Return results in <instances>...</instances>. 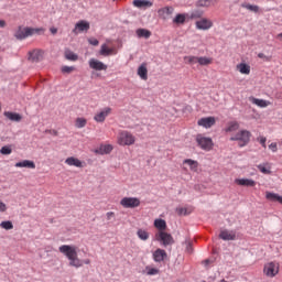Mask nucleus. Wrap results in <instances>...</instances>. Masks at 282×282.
<instances>
[{
    "label": "nucleus",
    "instance_id": "obj_1",
    "mask_svg": "<svg viewBox=\"0 0 282 282\" xmlns=\"http://www.w3.org/2000/svg\"><path fill=\"white\" fill-rule=\"evenodd\" d=\"M58 250L61 254H64L68 259L70 268H83V260L78 258V247L74 245H62Z\"/></svg>",
    "mask_w": 282,
    "mask_h": 282
},
{
    "label": "nucleus",
    "instance_id": "obj_2",
    "mask_svg": "<svg viewBox=\"0 0 282 282\" xmlns=\"http://www.w3.org/2000/svg\"><path fill=\"white\" fill-rule=\"evenodd\" d=\"M117 143L120 147H131L135 144V135L127 130H121L117 135Z\"/></svg>",
    "mask_w": 282,
    "mask_h": 282
},
{
    "label": "nucleus",
    "instance_id": "obj_3",
    "mask_svg": "<svg viewBox=\"0 0 282 282\" xmlns=\"http://www.w3.org/2000/svg\"><path fill=\"white\" fill-rule=\"evenodd\" d=\"M252 133L248 130H240L236 134H232L230 137L231 142H238V147H247V144L250 142V137Z\"/></svg>",
    "mask_w": 282,
    "mask_h": 282
},
{
    "label": "nucleus",
    "instance_id": "obj_4",
    "mask_svg": "<svg viewBox=\"0 0 282 282\" xmlns=\"http://www.w3.org/2000/svg\"><path fill=\"white\" fill-rule=\"evenodd\" d=\"M280 270H281V264L279 262L270 261L263 265L262 272L264 276H267L268 279H274V276L279 274Z\"/></svg>",
    "mask_w": 282,
    "mask_h": 282
},
{
    "label": "nucleus",
    "instance_id": "obj_5",
    "mask_svg": "<svg viewBox=\"0 0 282 282\" xmlns=\"http://www.w3.org/2000/svg\"><path fill=\"white\" fill-rule=\"evenodd\" d=\"M196 142L203 151H213V139L208 137H204L203 134H197L196 135Z\"/></svg>",
    "mask_w": 282,
    "mask_h": 282
},
{
    "label": "nucleus",
    "instance_id": "obj_6",
    "mask_svg": "<svg viewBox=\"0 0 282 282\" xmlns=\"http://www.w3.org/2000/svg\"><path fill=\"white\" fill-rule=\"evenodd\" d=\"M156 241H160L162 246H173L175 243V240L173 239V236L166 231H159L155 234Z\"/></svg>",
    "mask_w": 282,
    "mask_h": 282
},
{
    "label": "nucleus",
    "instance_id": "obj_7",
    "mask_svg": "<svg viewBox=\"0 0 282 282\" xmlns=\"http://www.w3.org/2000/svg\"><path fill=\"white\" fill-rule=\"evenodd\" d=\"M140 198L138 197H123L120 200V206H122V208H138L140 207Z\"/></svg>",
    "mask_w": 282,
    "mask_h": 282
},
{
    "label": "nucleus",
    "instance_id": "obj_8",
    "mask_svg": "<svg viewBox=\"0 0 282 282\" xmlns=\"http://www.w3.org/2000/svg\"><path fill=\"white\" fill-rule=\"evenodd\" d=\"M88 65L90 69H95V72H107V65L96 58H90Z\"/></svg>",
    "mask_w": 282,
    "mask_h": 282
},
{
    "label": "nucleus",
    "instance_id": "obj_9",
    "mask_svg": "<svg viewBox=\"0 0 282 282\" xmlns=\"http://www.w3.org/2000/svg\"><path fill=\"white\" fill-rule=\"evenodd\" d=\"M217 120L215 117H204L198 119L197 124L198 127H203L204 129H210L212 127H215V123Z\"/></svg>",
    "mask_w": 282,
    "mask_h": 282
},
{
    "label": "nucleus",
    "instance_id": "obj_10",
    "mask_svg": "<svg viewBox=\"0 0 282 282\" xmlns=\"http://www.w3.org/2000/svg\"><path fill=\"white\" fill-rule=\"evenodd\" d=\"M195 25L197 30H210V28H213V20L208 18H202L200 20L196 21Z\"/></svg>",
    "mask_w": 282,
    "mask_h": 282
},
{
    "label": "nucleus",
    "instance_id": "obj_11",
    "mask_svg": "<svg viewBox=\"0 0 282 282\" xmlns=\"http://www.w3.org/2000/svg\"><path fill=\"white\" fill-rule=\"evenodd\" d=\"M90 25L89 22L85 20H80L75 24V28L73 29V34H80V32H88Z\"/></svg>",
    "mask_w": 282,
    "mask_h": 282
},
{
    "label": "nucleus",
    "instance_id": "obj_12",
    "mask_svg": "<svg viewBox=\"0 0 282 282\" xmlns=\"http://www.w3.org/2000/svg\"><path fill=\"white\" fill-rule=\"evenodd\" d=\"M29 61H31V63H39L40 61H43V51L35 48L29 52Z\"/></svg>",
    "mask_w": 282,
    "mask_h": 282
},
{
    "label": "nucleus",
    "instance_id": "obj_13",
    "mask_svg": "<svg viewBox=\"0 0 282 282\" xmlns=\"http://www.w3.org/2000/svg\"><path fill=\"white\" fill-rule=\"evenodd\" d=\"M111 113V108L107 107L100 112H97L94 117L95 122H105L107 120V117Z\"/></svg>",
    "mask_w": 282,
    "mask_h": 282
},
{
    "label": "nucleus",
    "instance_id": "obj_14",
    "mask_svg": "<svg viewBox=\"0 0 282 282\" xmlns=\"http://www.w3.org/2000/svg\"><path fill=\"white\" fill-rule=\"evenodd\" d=\"M173 12H175V9L173 7H164L158 10L159 17L164 21H166V19H169V17L173 14Z\"/></svg>",
    "mask_w": 282,
    "mask_h": 282
},
{
    "label": "nucleus",
    "instance_id": "obj_15",
    "mask_svg": "<svg viewBox=\"0 0 282 282\" xmlns=\"http://www.w3.org/2000/svg\"><path fill=\"white\" fill-rule=\"evenodd\" d=\"M29 30L30 28L19 26L14 33L15 39H18V41L28 39V36H30Z\"/></svg>",
    "mask_w": 282,
    "mask_h": 282
},
{
    "label": "nucleus",
    "instance_id": "obj_16",
    "mask_svg": "<svg viewBox=\"0 0 282 282\" xmlns=\"http://www.w3.org/2000/svg\"><path fill=\"white\" fill-rule=\"evenodd\" d=\"M132 4L134 8L140 10H147V8H153V2L151 0H133Z\"/></svg>",
    "mask_w": 282,
    "mask_h": 282
},
{
    "label": "nucleus",
    "instance_id": "obj_17",
    "mask_svg": "<svg viewBox=\"0 0 282 282\" xmlns=\"http://www.w3.org/2000/svg\"><path fill=\"white\" fill-rule=\"evenodd\" d=\"M152 257H153V260L155 261V263H162V261H164V259H166L167 254L164 249H156L152 253Z\"/></svg>",
    "mask_w": 282,
    "mask_h": 282
},
{
    "label": "nucleus",
    "instance_id": "obj_18",
    "mask_svg": "<svg viewBox=\"0 0 282 282\" xmlns=\"http://www.w3.org/2000/svg\"><path fill=\"white\" fill-rule=\"evenodd\" d=\"M235 184H237L238 186H247L251 188L257 186V182H254V180L252 178H236Z\"/></svg>",
    "mask_w": 282,
    "mask_h": 282
},
{
    "label": "nucleus",
    "instance_id": "obj_19",
    "mask_svg": "<svg viewBox=\"0 0 282 282\" xmlns=\"http://www.w3.org/2000/svg\"><path fill=\"white\" fill-rule=\"evenodd\" d=\"M250 102H252V105H256L257 107H260V109H265V107H270V105H272V102L264 100V99H258L254 97H250L249 98Z\"/></svg>",
    "mask_w": 282,
    "mask_h": 282
},
{
    "label": "nucleus",
    "instance_id": "obj_20",
    "mask_svg": "<svg viewBox=\"0 0 282 282\" xmlns=\"http://www.w3.org/2000/svg\"><path fill=\"white\" fill-rule=\"evenodd\" d=\"M219 238L224 241H235L237 239V235L235 231L223 230L219 234Z\"/></svg>",
    "mask_w": 282,
    "mask_h": 282
},
{
    "label": "nucleus",
    "instance_id": "obj_21",
    "mask_svg": "<svg viewBox=\"0 0 282 282\" xmlns=\"http://www.w3.org/2000/svg\"><path fill=\"white\" fill-rule=\"evenodd\" d=\"M113 151V145L111 144H101L99 149L95 150V153L98 155H109Z\"/></svg>",
    "mask_w": 282,
    "mask_h": 282
},
{
    "label": "nucleus",
    "instance_id": "obj_22",
    "mask_svg": "<svg viewBox=\"0 0 282 282\" xmlns=\"http://www.w3.org/2000/svg\"><path fill=\"white\" fill-rule=\"evenodd\" d=\"M99 54L101 56H111L118 54V51L113 47L110 48L107 44H102Z\"/></svg>",
    "mask_w": 282,
    "mask_h": 282
},
{
    "label": "nucleus",
    "instance_id": "obj_23",
    "mask_svg": "<svg viewBox=\"0 0 282 282\" xmlns=\"http://www.w3.org/2000/svg\"><path fill=\"white\" fill-rule=\"evenodd\" d=\"M138 76L142 80H149V69L147 68V63H142L138 68Z\"/></svg>",
    "mask_w": 282,
    "mask_h": 282
},
{
    "label": "nucleus",
    "instance_id": "obj_24",
    "mask_svg": "<svg viewBox=\"0 0 282 282\" xmlns=\"http://www.w3.org/2000/svg\"><path fill=\"white\" fill-rule=\"evenodd\" d=\"M65 164H67V166H76V169H83V161H80L79 159H76L74 156H69L65 160Z\"/></svg>",
    "mask_w": 282,
    "mask_h": 282
},
{
    "label": "nucleus",
    "instance_id": "obj_25",
    "mask_svg": "<svg viewBox=\"0 0 282 282\" xmlns=\"http://www.w3.org/2000/svg\"><path fill=\"white\" fill-rule=\"evenodd\" d=\"M257 169L260 173H263V175H272V165L269 162L257 165Z\"/></svg>",
    "mask_w": 282,
    "mask_h": 282
},
{
    "label": "nucleus",
    "instance_id": "obj_26",
    "mask_svg": "<svg viewBox=\"0 0 282 282\" xmlns=\"http://www.w3.org/2000/svg\"><path fill=\"white\" fill-rule=\"evenodd\" d=\"M17 169H36L34 161L24 160L15 163Z\"/></svg>",
    "mask_w": 282,
    "mask_h": 282
},
{
    "label": "nucleus",
    "instance_id": "obj_27",
    "mask_svg": "<svg viewBox=\"0 0 282 282\" xmlns=\"http://www.w3.org/2000/svg\"><path fill=\"white\" fill-rule=\"evenodd\" d=\"M4 116L8 120H11V122H21V120H23V117L18 112L6 111Z\"/></svg>",
    "mask_w": 282,
    "mask_h": 282
},
{
    "label": "nucleus",
    "instance_id": "obj_28",
    "mask_svg": "<svg viewBox=\"0 0 282 282\" xmlns=\"http://www.w3.org/2000/svg\"><path fill=\"white\" fill-rule=\"evenodd\" d=\"M183 164H187V166H189V170L193 171V173H197L199 169V163L193 159L184 160Z\"/></svg>",
    "mask_w": 282,
    "mask_h": 282
},
{
    "label": "nucleus",
    "instance_id": "obj_29",
    "mask_svg": "<svg viewBox=\"0 0 282 282\" xmlns=\"http://www.w3.org/2000/svg\"><path fill=\"white\" fill-rule=\"evenodd\" d=\"M236 69L237 72H239L240 74H243L245 76H249L250 74V65L246 63H240L236 65Z\"/></svg>",
    "mask_w": 282,
    "mask_h": 282
},
{
    "label": "nucleus",
    "instance_id": "obj_30",
    "mask_svg": "<svg viewBox=\"0 0 282 282\" xmlns=\"http://www.w3.org/2000/svg\"><path fill=\"white\" fill-rule=\"evenodd\" d=\"M186 19H188V14H186V13H178L173 19V23H175V25H184V23H186Z\"/></svg>",
    "mask_w": 282,
    "mask_h": 282
},
{
    "label": "nucleus",
    "instance_id": "obj_31",
    "mask_svg": "<svg viewBox=\"0 0 282 282\" xmlns=\"http://www.w3.org/2000/svg\"><path fill=\"white\" fill-rule=\"evenodd\" d=\"M137 237H139V239L141 241H149V237H151V235L149 234V231L147 229L139 228L137 230Z\"/></svg>",
    "mask_w": 282,
    "mask_h": 282
},
{
    "label": "nucleus",
    "instance_id": "obj_32",
    "mask_svg": "<svg viewBox=\"0 0 282 282\" xmlns=\"http://www.w3.org/2000/svg\"><path fill=\"white\" fill-rule=\"evenodd\" d=\"M235 131H239V122L237 121H230L226 129H225V132L226 133H235Z\"/></svg>",
    "mask_w": 282,
    "mask_h": 282
},
{
    "label": "nucleus",
    "instance_id": "obj_33",
    "mask_svg": "<svg viewBox=\"0 0 282 282\" xmlns=\"http://www.w3.org/2000/svg\"><path fill=\"white\" fill-rule=\"evenodd\" d=\"M154 228L160 230V232H164L166 230V220L161 219V218L155 219L154 220Z\"/></svg>",
    "mask_w": 282,
    "mask_h": 282
},
{
    "label": "nucleus",
    "instance_id": "obj_34",
    "mask_svg": "<svg viewBox=\"0 0 282 282\" xmlns=\"http://www.w3.org/2000/svg\"><path fill=\"white\" fill-rule=\"evenodd\" d=\"M138 39H151V31L147 29H138L135 31Z\"/></svg>",
    "mask_w": 282,
    "mask_h": 282
},
{
    "label": "nucleus",
    "instance_id": "obj_35",
    "mask_svg": "<svg viewBox=\"0 0 282 282\" xmlns=\"http://www.w3.org/2000/svg\"><path fill=\"white\" fill-rule=\"evenodd\" d=\"M28 33L30 36H34V34L41 36V34H45V28H29Z\"/></svg>",
    "mask_w": 282,
    "mask_h": 282
},
{
    "label": "nucleus",
    "instance_id": "obj_36",
    "mask_svg": "<svg viewBox=\"0 0 282 282\" xmlns=\"http://www.w3.org/2000/svg\"><path fill=\"white\" fill-rule=\"evenodd\" d=\"M193 210H195V208H193V206L176 208L177 215H191V213H193Z\"/></svg>",
    "mask_w": 282,
    "mask_h": 282
},
{
    "label": "nucleus",
    "instance_id": "obj_37",
    "mask_svg": "<svg viewBox=\"0 0 282 282\" xmlns=\"http://www.w3.org/2000/svg\"><path fill=\"white\" fill-rule=\"evenodd\" d=\"M198 64L202 66L213 65V57L200 56L198 57Z\"/></svg>",
    "mask_w": 282,
    "mask_h": 282
},
{
    "label": "nucleus",
    "instance_id": "obj_38",
    "mask_svg": "<svg viewBox=\"0 0 282 282\" xmlns=\"http://www.w3.org/2000/svg\"><path fill=\"white\" fill-rule=\"evenodd\" d=\"M75 127L77 129H84V127H87V119H85V118H77L75 120Z\"/></svg>",
    "mask_w": 282,
    "mask_h": 282
},
{
    "label": "nucleus",
    "instance_id": "obj_39",
    "mask_svg": "<svg viewBox=\"0 0 282 282\" xmlns=\"http://www.w3.org/2000/svg\"><path fill=\"white\" fill-rule=\"evenodd\" d=\"M0 228H2V230H12L14 228V225L11 220H4L0 223Z\"/></svg>",
    "mask_w": 282,
    "mask_h": 282
},
{
    "label": "nucleus",
    "instance_id": "obj_40",
    "mask_svg": "<svg viewBox=\"0 0 282 282\" xmlns=\"http://www.w3.org/2000/svg\"><path fill=\"white\" fill-rule=\"evenodd\" d=\"M241 8H245L246 10H250V12H259V6L257 4L242 3Z\"/></svg>",
    "mask_w": 282,
    "mask_h": 282
},
{
    "label": "nucleus",
    "instance_id": "obj_41",
    "mask_svg": "<svg viewBox=\"0 0 282 282\" xmlns=\"http://www.w3.org/2000/svg\"><path fill=\"white\" fill-rule=\"evenodd\" d=\"M202 17H204V11L195 10L192 11V13L188 15V19H202Z\"/></svg>",
    "mask_w": 282,
    "mask_h": 282
},
{
    "label": "nucleus",
    "instance_id": "obj_42",
    "mask_svg": "<svg viewBox=\"0 0 282 282\" xmlns=\"http://www.w3.org/2000/svg\"><path fill=\"white\" fill-rule=\"evenodd\" d=\"M65 58H67V61H78V55L72 51H65Z\"/></svg>",
    "mask_w": 282,
    "mask_h": 282
},
{
    "label": "nucleus",
    "instance_id": "obj_43",
    "mask_svg": "<svg viewBox=\"0 0 282 282\" xmlns=\"http://www.w3.org/2000/svg\"><path fill=\"white\" fill-rule=\"evenodd\" d=\"M213 0H198L196 2L197 8H209Z\"/></svg>",
    "mask_w": 282,
    "mask_h": 282
},
{
    "label": "nucleus",
    "instance_id": "obj_44",
    "mask_svg": "<svg viewBox=\"0 0 282 282\" xmlns=\"http://www.w3.org/2000/svg\"><path fill=\"white\" fill-rule=\"evenodd\" d=\"M148 276H155V274H160V270L151 267L145 268Z\"/></svg>",
    "mask_w": 282,
    "mask_h": 282
},
{
    "label": "nucleus",
    "instance_id": "obj_45",
    "mask_svg": "<svg viewBox=\"0 0 282 282\" xmlns=\"http://www.w3.org/2000/svg\"><path fill=\"white\" fill-rule=\"evenodd\" d=\"M1 155H10L12 153V145H4L0 149Z\"/></svg>",
    "mask_w": 282,
    "mask_h": 282
},
{
    "label": "nucleus",
    "instance_id": "obj_46",
    "mask_svg": "<svg viewBox=\"0 0 282 282\" xmlns=\"http://www.w3.org/2000/svg\"><path fill=\"white\" fill-rule=\"evenodd\" d=\"M199 57L197 56H185L184 61L188 63L189 65H195V63H198Z\"/></svg>",
    "mask_w": 282,
    "mask_h": 282
},
{
    "label": "nucleus",
    "instance_id": "obj_47",
    "mask_svg": "<svg viewBox=\"0 0 282 282\" xmlns=\"http://www.w3.org/2000/svg\"><path fill=\"white\" fill-rule=\"evenodd\" d=\"M76 67L74 66H63L62 67V72L63 74H72V72H75Z\"/></svg>",
    "mask_w": 282,
    "mask_h": 282
},
{
    "label": "nucleus",
    "instance_id": "obj_48",
    "mask_svg": "<svg viewBox=\"0 0 282 282\" xmlns=\"http://www.w3.org/2000/svg\"><path fill=\"white\" fill-rule=\"evenodd\" d=\"M258 142L261 144L263 149H267L268 145H265V142H268V139L265 137H259Z\"/></svg>",
    "mask_w": 282,
    "mask_h": 282
},
{
    "label": "nucleus",
    "instance_id": "obj_49",
    "mask_svg": "<svg viewBox=\"0 0 282 282\" xmlns=\"http://www.w3.org/2000/svg\"><path fill=\"white\" fill-rule=\"evenodd\" d=\"M269 149L270 151H272V153H276V151H279V145L276 144V142H272L271 144H269Z\"/></svg>",
    "mask_w": 282,
    "mask_h": 282
},
{
    "label": "nucleus",
    "instance_id": "obj_50",
    "mask_svg": "<svg viewBox=\"0 0 282 282\" xmlns=\"http://www.w3.org/2000/svg\"><path fill=\"white\" fill-rule=\"evenodd\" d=\"M258 58H263V61H267V62L272 61V57L267 56V55L263 54V53H259V54H258Z\"/></svg>",
    "mask_w": 282,
    "mask_h": 282
},
{
    "label": "nucleus",
    "instance_id": "obj_51",
    "mask_svg": "<svg viewBox=\"0 0 282 282\" xmlns=\"http://www.w3.org/2000/svg\"><path fill=\"white\" fill-rule=\"evenodd\" d=\"M6 210H8V206L6 205V203L0 200V213H6Z\"/></svg>",
    "mask_w": 282,
    "mask_h": 282
},
{
    "label": "nucleus",
    "instance_id": "obj_52",
    "mask_svg": "<svg viewBox=\"0 0 282 282\" xmlns=\"http://www.w3.org/2000/svg\"><path fill=\"white\" fill-rule=\"evenodd\" d=\"M88 43H89L90 45H94V46L96 47V46L99 45L100 42H98V40H96V39H89V40H88Z\"/></svg>",
    "mask_w": 282,
    "mask_h": 282
},
{
    "label": "nucleus",
    "instance_id": "obj_53",
    "mask_svg": "<svg viewBox=\"0 0 282 282\" xmlns=\"http://www.w3.org/2000/svg\"><path fill=\"white\" fill-rule=\"evenodd\" d=\"M107 220L110 221V219H113V217H116V214L113 212H108L106 214Z\"/></svg>",
    "mask_w": 282,
    "mask_h": 282
},
{
    "label": "nucleus",
    "instance_id": "obj_54",
    "mask_svg": "<svg viewBox=\"0 0 282 282\" xmlns=\"http://www.w3.org/2000/svg\"><path fill=\"white\" fill-rule=\"evenodd\" d=\"M50 32H51V34H57V33H58V29L52 26V28L50 29Z\"/></svg>",
    "mask_w": 282,
    "mask_h": 282
},
{
    "label": "nucleus",
    "instance_id": "obj_55",
    "mask_svg": "<svg viewBox=\"0 0 282 282\" xmlns=\"http://www.w3.org/2000/svg\"><path fill=\"white\" fill-rule=\"evenodd\" d=\"M186 251L188 252V254H191L193 252V247H191V245H188Z\"/></svg>",
    "mask_w": 282,
    "mask_h": 282
},
{
    "label": "nucleus",
    "instance_id": "obj_56",
    "mask_svg": "<svg viewBox=\"0 0 282 282\" xmlns=\"http://www.w3.org/2000/svg\"><path fill=\"white\" fill-rule=\"evenodd\" d=\"M6 26V21L4 20H0V28H4Z\"/></svg>",
    "mask_w": 282,
    "mask_h": 282
},
{
    "label": "nucleus",
    "instance_id": "obj_57",
    "mask_svg": "<svg viewBox=\"0 0 282 282\" xmlns=\"http://www.w3.org/2000/svg\"><path fill=\"white\" fill-rule=\"evenodd\" d=\"M204 265H208L210 263V260L209 259H206L203 261Z\"/></svg>",
    "mask_w": 282,
    "mask_h": 282
},
{
    "label": "nucleus",
    "instance_id": "obj_58",
    "mask_svg": "<svg viewBox=\"0 0 282 282\" xmlns=\"http://www.w3.org/2000/svg\"><path fill=\"white\" fill-rule=\"evenodd\" d=\"M84 263H85L86 265H89V263H91V260L86 259V260L84 261Z\"/></svg>",
    "mask_w": 282,
    "mask_h": 282
},
{
    "label": "nucleus",
    "instance_id": "obj_59",
    "mask_svg": "<svg viewBox=\"0 0 282 282\" xmlns=\"http://www.w3.org/2000/svg\"><path fill=\"white\" fill-rule=\"evenodd\" d=\"M276 39H279L280 41H282V33L276 35Z\"/></svg>",
    "mask_w": 282,
    "mask_h": 282
},
{
    "label": "nucleus",
    "instance_id": "obj_60",
    "mask_svg": "<svg viewBox=\"0 0 282 282\" xmlns=\"http://www.w3.org/2000/svg\"><path fill=\"white\" fill-rule=\"evenodd\" d=\"M280 144H282V139H281V141H280Z\"/></svg>",
    "mask_w": 282,
    "mask_h": 282
},
{
    "label": "nucleus",
    "instance_id": "obj_61",
    "mask_svg": "<svg viewBox=\"0 0 282 282\" xmlns=\"http://www.w3.org/2000/svg\"><path fill=\"white\" fill-rule=\"evenodd\" d=\"M0 111H1V106H0Z\"/></svg>",
    "mask_w": 282,
    "mask_h": 282
}]
</instances>
